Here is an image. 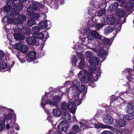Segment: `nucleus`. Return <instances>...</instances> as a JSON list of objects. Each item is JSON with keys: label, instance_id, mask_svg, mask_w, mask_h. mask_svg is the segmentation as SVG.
Listing matches in <instances>:
<instances>
[{"label": "nucleus", "instance_id": "f257e3e1", "mask_svg": "<svg viewBox=\"0 0 134 134\" xmlns=\"http://www.w3.org/2000/svg\"><path fill=\"white\" fill-rule=\"evenodd\" d=\"M88 75L84 71H81L78 74V78L82 82L88 83L89 84L93 83L98 76L95 72V68L90 67L88 68Z\"/></svg>", "mask_w": 134, "mask_h": 134}, {"label": "nucleus", "instance_id": "f03ea898", "mask_svg": "<svg viewBox=\"0 0 134 134\" xmlns=\"http://www.w3.org/2000/svg\"><path fill=\"white\" fill-rule=\"evenodd\" d=\"M23 5L21 3H18L16 4V8L18 9L13 8L12 9L11 12L7 16V21L10 22L12 21L14 18V16L18 14L19 13V10L23 9Z\"/></svg>", "mask_w": 134, "mask_h": 134}, {"label": "nucleus", "instance_id": "7ed1b4c3", "mask_svg": "<svg viewBox=\"0 0 134 134\" xmlns=\"http://www.w3.org/2000/svg\"><path fill=\"white\" fill-rule=\"evenodd\" d=\"M52 100L48 101V104L50 105L55 106L56 107H58V103L61 101V98L59 96H53Z\"/></svg>", "mask_w": 134, "mask_h": 134}, {"label": "nucleus", "instance_id": "20e7f679", "mask_svg": "<svg viewBox=\"0 0 134 134\" xmlns=\"http://www.w3.org/2000/svg\"><path fill=\"white\" fill-rule=\"evenodd\" d=\"M103 121L107 125H111L113 123V119L108 114H104L103 116Z\"/></svg>", "mask_w": 134, "mask_h": 134}, {"label": "nucleus", "instance_id": "39448f33", "mask_svg": "<svg viewBox=\"0 0 134 134\" xmlns=\"http://www.w3.org/2000/svg\"><path fill=\"white\" fill-rule=\"evenodd\" d=\"M26 19V16L24 15L21 14L18 15L17 18H14L13 22L15 23H22L25 22Z\"/></svg>", "mask_w": 134, "mask_h": 134}, {"label": "nucleus", "instance_id": "423d86ee", "mask_svg": "<svg viewBox=\"0 0 134 134\" xmlns=\"http://www.w3.org/2000/svg\"><path fill=\"white\" fill-rule=\"evenodd\" d=\"M68 127L67 126L65 125L63 122H61L58 126V129L59 132H56L55 134H62L60 132L63 131L66 132L68 130Z\"/></svg>", "mask_w": 134, "mask_h": 134}, {"label": "nucleus", "instance_id": "0eeeda50", "mask_svg": "<svg viewBox=\"0 0 134 134\" xmlns=\"http://www.w3.org/2000/svg\"><path fill=\"white\" fill-rule=\"evenodd\" d=\"M101 36L96 31L93 30L92 31L91 34L88 35V37L91 40H92L94 38L99 40Z\"/></svg>", "mask_w": 134, "mask_h": 134}, {"label": "nucleus", "instance_id": "6e6552de", "mask_svg": "<svg viewBox=\"0 0 134 134\" xmlns=\"http://www.w3.org/2000/svg\"><path fill=\"white\" fill-rule=\"evenodd\" d=\"M126 124V121L124 120L120 119L116 121V122L114 125V127H115L120 128L123 127Z\"/></svg>", "mask_w": 134, "mask_h": 134}, {"label": "nucleus", "instance_id": "1a4fd4ad", "mask_svg": "<svg viewBox=\"0 0 134 134\" xmlns=\"http://www.w3.org/2000/svg\"><path fill=\"white\" fill-rule=\"evenodd\" d=\"M106 21L108 24L113 25L115 23V18L112 15H109L107 16Z\"/></svg>", "mask_w": 134, "mask_h": 134}, {"label": "nucleus", "instance_id": "9d476101", "mask_svg": "<svg viewBox=\"0 0 134 134\" xmlns=\"http://www.w3.org/2000/svg\"><path fill=\"white\" fill-rule=\"evenodd\" d=\"M40 26L41 29H45L47 27H50L51 26V22L49 20L42 21L40 23Z\"/></svg>", "mask_w": 134, "mask_h": 134}, {"label": "nucleus", "instance_id": "9b49d317", "mask_svg": "<svg viewBox=\"0 0 134 134\" xmlns=\"http://www.w3.org/2000/svg\"><path fill=\"white\" fill-rule=\"evenodd\" d=\"M99 59L97 57H93L90 58L89 62L91 65L96 66L98 65L99 62Z\"/></svg>", "mask_w": 134, "mask_h": 134}, {"label": "nucleus", "instance_id": "f8f14e48", "mask_svg": "<svg viewBox=\"0 0 134 134\" xmlns=\"http://www.w3.org/2000/svg\"><path fill=\"white\" fill-rule=\"evenodd\" d=\"M36 53L34 51H31L29 52L27 54V57L31 61H33L35 60L36 58Z\"/></svg>", "mask_w": 134, "mask_h": 134}, {"label": "nucleus", "instance_id": "ddd939ff", "mask_svg": "<svg viewBox=\"0 0 134 134\" xmlns=\"http://www.w3.org/2000/svg\"><path fill=\"white\" fill-rule=\"evenodd\" d=\"M20 32L17 34H15L14 36V38L16 40H21L25 38V37L23 34Z\"/></svg>", "mask_w": 134, "mask_h": 134}, {"label": "nucleus", "instance_id": "4468645a", "mask_svg": "<svg viewBox=\"0 0 134 134\" xmlns=\"http://www.w3.org/2000/svg\"><path fill=\"white\" fill-rule=\"evenodd\" d=\"M81 83L79 82L78 81L76 80H75L72 82V85L71 87L73 89H75L76 90L78 88H79Z\"/></svg>", "mask_w": 134, "mask_h": 134}, {"label": "nucleus", "instance_id": "2eb2a0df", "mask_svg": "<svg viewBox=\"0 0 134 134\" xmlns=\"http://www.w3.org/2000/svg\"><path fill=\"white\" fill-rule=\"evenodd\" d=\"M99 50H97V51L98 52V56L102 58L104 56H105L106 53L104 50L103 49L102 47H98Z\"/></svg>", "mask_w": 134, "mask_h": 134}, {"label": "nucleus", "instance_id": "dca6fc26", "mask_svg": "<svg viewBox=\"0 0 134 134\" xmlns=\"http://www.w3.org/2000/svg\"><path fill=\"white\" fill-rule=\"evenodd\" d=\"M69 109L71 112L72 113H75L76 109V107L75 106L74 103L72 102H68Z\"/></svg>", "mask_w": 134, "mask_h": 134}, {"label": "nucleus", "instance_id": "f3484780", "mask_svg": "<svg viewBox=\"0 0 134 134\" xmlns=\"http://www.w3.org/2000/svg\"><path fill=\"white\" fill-rule=\"evenodd\" d=\"M127 112L128 113H132L134 112V105L131 104H127L126 106Z\"/></svg>", "mask_w": 134, "mask_h": 134}, {"label": "nucleus", "instance_id": "a211bd4d", "mask_svg": "<svg viewBox=\"0 0 134 134\" xmlns=\"http://www.w3.org/2000/svg\"><path fill=\"white\" fill-rule=\"evenodd\" d=\"M68 103L67 104L66 102H62L60 104V107L62 111H65L68 109L69 107Z\"/></svg>", "mask_w": 134, "mask_h": 134}, {"label": "nucleus", "instance_id": "6ab92c4d", "mask_svg": "<svg viewBox=\"0 0 134 134\" xmlns=\"http://www.w3.org/2000/svg\"><path fill=\"white\" fill-rule=\"evenodd\" d=\"M115 30V27H113L108 26L104 29V33L106 35H108Z\"/></svg>", "mask_w": 134, "mask_h": 134}, {"label": "nucleus", "instance_id": "aec40b11", "mask_svg": "<svg viewBox=\"0 0 134 134\" xmlns=\"http://www.w3.org/2000/svg\"><path fill=\"white\" fill-rule=\"evenodd\" d=\"M100 40L102 41L103 42L105 45H107L110 44L111 41L109 39L105 38L104 37L102 36L100 38Z\"/></svg>", "mask_w": 134, "mask_h": 134}, {"label": "nucleus", "instance_id": "412c9836", "mask_svg": "<svg viewBox=\"0 0 134 134\" xmlns=\"http://www.w3.org/2000/svg\"><path fill=\"white\" fill-rule=\"evenodd\" d=\"M71 116L70 114L68 112H65L64 113V115L62 117V119L65 120V121H68L71 120Z\"/></svg>", "mask_w": 134, "mask_h": 134}, {"label": "nucleus", "instance_id": "4be33fe9", "mask_svg": "<svg viewBox=\"0 0 134 134\" xmlns=\"http://www.w3.org/2000/svg\"><path fill=\"white\" fill-rule=\"evenodd\" d=\"M117 14L119 16L123 17L125 14V11L122 9H118L116 11Z\"/></svg>", "mask_w": 134, "mask_h": 134}, {"label": "nucleus", "instance_id": "5701e85b", "mask_svg": "<svg viewBox=\"0 0 134 134\" xmlns=\"http://www.w3.org/2000/svg\"><path fill=\"white\" fill-rule=\"evenodd\" d=\"M53 114L57 117L60 116L62 113L60 110L59 109H53Z\"/></svg>", "mask_w": 134, "mask_h": 134}, {"label": "nucleus", "instance_id": "b1692460", "mask_svg": "<svg viewBox=\"0 0 134 134\" xmlns=\"http://www.w3.org/2000/svg\"><path fill=\"white\" fill-rule=\"evenodd\" d=\"M32 18L34 19L37 20L39 18H40L41 17L42 18V17L44 16V15L41 13H36L35 14H33L32 15Z\"/></svg>", "mask_w": 134, "mask_h": 134}, {"label": "nucleus", "instance_id": "393cba45", "mask_svg": "<svg viewBox=\"0 0 134 134\" xmlns=\"http://www.w3.org/2000/svg\"><path fill=\"white\" fill-rule=\"evenodd\" d=\"M27 51L28 47L27 46L23 44L19 51L21 52L25 53L27 52Z\"/></svg>", "mask_w": 134, "mask_h": 134}, {"label": "nucleus", "instance_id": "a878e982", "mask_svg": "<svg viewBox=\"0 0 134 134\" xmlns=\"http://www.w3.org/2000/svg\"><path fill=\"white\" fill-rule=\"evenodd\" d=\"M40 30V27L38 26H34L32 28V31L35 33H37Z\"/></svg>", "mask_w": 134, "mask_h": 134}, {"label": "nucleus", "instance_id": "bb28decb", "mask_svg": "<svg viewBox=\"0 0 134 134\" xmlns=\"http://www.w3.org/2000/svg\"><path fill=\"white\" fill-rule=\"evenodd\" d=\"M36 24V23L35 21L32 19H29L27 22V26L30 27H31L34 25Z\"/></svg>", "mask_w": 134, "mask_h": 134}, {"label": "nucleus", "instance_id": "cd10ccee", "mask_svg": "<svg viewBox=\"0 0 134 134\" xmlns=\"http://www.w3.org/2000/svg\"><path fill=\"white\" fill-rule=\"evenodd\" d=\"M94 126L97 128H107L108 126L105 125L98 123L97 124L95 123V125H94Z\"/></svg>", "mask_w": 134, "mask_h": 134}, {"label": "nucleus", "instance_id": "c85d7f7f", "mask_svg": "<svg viewBox=\"0 0 134 134\" xmlns=\"http://www.w3.org/2000/svg\"><path fill=\"white\" fill-rule=\"evenodd\" d=\"M34 39L32 44L37 45L40 44L39 39L36 36L34 37Z\"/></svg>", "mask_w": 134, "mask_h": 134}, {"label": "nucleus", "instance_id": "c756f323", "mask_svg": "<svg viewBox=\"0 0 134 134\" xmlns=\"http://www.w3.org/2000/svg\"><path fill=\"white\" fill-rule=\"evenodd\" d=\"M34 37H29L27 38L26 40L27 43L28 44H32V43L34 40Z\"/></svg>", "mask_w": 134, "mask_h": 134}, {"label": "nucleus", "instance_id": "7c9ffc66", "mask_svg": "<svg viewBox=\"0 0 134 134\" xmlns=\"http://www.w3.org/2000/svg\"><path fill=\"white\" fill-rule=\"evenodd\" d=\"M118 3L116 2H114L113 4L111 5L110 7L111 9V11H113L116 9L118 6Z\"/></svg>", "mask_w": 134, "mask_h": 134}, {"label": "nucleus", "instance_id": "2f4dec72", "mask_svg": "<svg viewBox=\"0 0 134 134\" xmlns=\"http://www.w3.org/2000/svg\"><path fill=\"white\" fill-rule=\"evenodd\" d=\"M7 67V64L4 62H2L0 64V70L5 69Z\"/></svg>", "mask_w": 134, "mask_h": 134}, {"label": "nucleus", "instance_id": "473e14b6", "mask_svg": "<svg viewBox=\"0 0 134 134\" xmlns=\"http://www.w3.org/2000/svg\"><path fill=\"white\" fill-rule=\"evenodd\" d=\"M7 115L6 114L3 115V116L0 119V122L2 123V124H4L5 122Z\"/></svg>", "mask_w": 134, "mask_h": 134}, {"label": "nucleus", "instance_id": "72a5a7b5", "mask_svg": "<svg viewBox=\"0 0 134 134\" xmlns=\"http://www.w3.org/2000/svg\"><path fill=\"white\" fill-rule=\"evenodd\" d=\"M35 36L39 39H43L44 37V35L42 33H40L39 34L36 33Z\"/></svg>", "mask_w": 134, "mask_h": 134}, {"label": "nucleus", "instance_id": "f704fd0d", "mask_svg": "<svg viewBox=\"0 0 134 134\" xmlns=\"http://www.w3.org/2000/svg\"><path fill=\"white\" fill-rule=\"evenodd\" d=\"M125 118L126 120H130L134 118V115L132 114L126 115H125Z\"/></svg>", "mask_w": 134, "mask_h": 134}, {"label": "nucleus", "instance_id": "c9c22d12", "mask_svg": "<svg viewBox=\"0 0 134 134\" xmlns=\"http://www.w3.org/2000/svg\"><path fill=\"white\" fill-rule=\"evenodd\" d=\"M22 46V45L20 43L15 44L14 46V48L19 51Z\"/></svg>", "mask_w": 134, "mask_h": 134}, {"label": "nucleus", "instance_id": "e433bc0d", "mask_svg": "<svg viewBox=\"0 0 134 134\" xmlns=\"http://www.w3.org/2000/svg\"><path fill=\"white\" fill-rule=\"evenodd\" d=\"M104 25L103 23H98L96 25L95 28L97 29L98 30L103 27Z\"/></svg>", "mask_w": 134, "mask_h": 134}, {"label": "nucleus", "instance_id": "4c0bfd02", "mask_svg": "<svg viewBox=\"0 0 134 134\" xmlns=\"http://www.w3.org/2000/svg\"><path fill=\"white\" fill-rule=\"evenodd\" d=\"M85 64L84 60H81L80 62L79 67L80 69H82L85 66Z\"/></svg>", "mask_w": 134, "mask_h": 134}, {"label": "nucleus", "instance_id": "58836bf2", "mask_svg": "<svg viewBox=\"0 0 134 134\" xmlns=\"http://www.w3.org/2000/svg\"><path fill=\"white\" fill-rule=\"evenodd\" d=\"M79 88V89L80 91L83 92L85 90V87L84 84H82V83H81Z\"/></svg>", "mask_w": 134, "mask_h": 134}, {"label": "nucleus", "instance_id": "ea45409f", "mask_svg": "<svg viewBox=\"0 0 134 134\" xmlns=\"http://www.w3.org/2000/svg\"><path fill=\"white\" fill-rule=\"evenodd\" d=\"M79 126L77 125H75L72 127V130L74 131H78L79 130Z\"/></svg>", "mask_w": 134, "mask_h": 134}, {"label": "nucleus", "instance_id": "a19ab883", "mask_svg": "<svg viewBox=\"0 0 134 134\" xmlns=\"http://www.w3.org/2000/svg\"><path fill=\"white\" fill-rule=\"evenodd\" d=\"M72 62L73 64H76L77 61V58L76 56L75 55H74L72 56Z\"/></svg>", "mask_w": 134, "mask_h": 134}, {"label": "nucleus", "instance_id": "79ce46f5", "mask_svg": "<svg viewBox=\"0 0 134 134\" xmlns=\"http://www.w3.org/2000/svg\"><path fill=\"white\" fill-rule=\"evenodd\" d=\"M13 30L14 32V36L15 34H17L18 33H19L20 32H21V29L18 28H15Z\"/></svg>", "mask_w": 134, "mask_h": 134}, {"label": "nucleus", "instance_id": "37998d69", "mask_svg": "<svg viewBox=\"0 0 134 134\" xmlns=\"http://www.w3.org/2000/svg\"><path fill=\"white\" fill-rule=\"evenodd\" d=\"M96 120L94 119H93L92 120V122L89 123V127H93V126L95 125V123L94 122V121H96Z\"/></svg>", "mask_w": 134, "mask_h": 134}, {"label": "nucleus", "instance_id": "c03bdc74", "mask_svg": "<svg viewBox=\"0 0 134 134\" xmlns=\"http://www.w3.org/2000/svg\"><path fill=\"white\" fill-rule=\"evenodd\" d=\"M33 10V9L31 7H28L27 9V11L28 12L32 14L34 13Z\"/></svg>", "mask_w": 134, "mask_h": 134}, {"label": "nucleus", "instance_id": "a18cd8bd", "mask_svg": "<svg viewBox=\"0 0 134 134\" xmlns=\"http://www.w3.org/2000/svg\"><path fill=\"white\" fill-rule=\"evenodd\" d=\"M10 8L8 7H5L3 8V11L4 13L8 12H9L10 10Z\"/></svg>", "mask_w": 134, "mask_h": 134}, {"label": "nucleus", "instance_id": "49530a36", "mask_svg": "<svg viewBox=\"0 0 134 134\" xmlns=\"http://www.w3.org/2000/svg\"><path fill=\"white\" fill-rule=\"evenodd\" d=\"M85 55L88 58L91 57L92 55L91 52L90 51H88L85 52Z\"/></svg>", "mask_w": 134, "mask_h": 134}, {"label": "nucleus", "instance_id": "de8ad7c7", "mask_svg": "<svg viewBox=\"0 0 134 134\" xmlns=\"http://www.w3.org/2000/svg\"><path fill=\"white\" fill-rule=\"evenodd\" d=\"M12 127H13L16 130H19V126L15 123L13 124Z\"/></svg>", "mask_w": 134, "mask_h": 134}, {"label": "nucleus", "instance_id": "09e8293b", "mask_svg": "<svg viewBox=\"0 0 134 134\" xmlns=\"http://www.w3.org/2000/svg\"><path fill=\"white\" fill-rule=\"evenodd\" d=\"M105 10L103 9L100 10L99 11L98 14L100 16H102L105 13Z\"/></svg>", "mask_w": 134, "mask_h": 134}, {"label": "nucleus", "instance_id": "8fccbe9b", "mask_svg": "<svg viewBox=\"0 0 134 134\" xmlns=\"http://www.w3.org/2000/svg\"><path fill=\"white\" fill-rule=\"evenodd\" d=\"M4 53L3 52L0 51V59H2L4 57Z\"/></svg>", "mask_w": 134, "mask_h": 134}, {"label": "nucleus", "instance_id": "3c124183", "mask_svg": "<svg viewBox=\"0 0 134 134\" xmlns=\"http://www.w3.org/2000/svg\"><path fill=\"white\" fill-rule=\"evenodd\" d=\"M11 3L10 4V8H12V7H16V4L15 3L13 2H11Z\"/></svg>", "mask_w": 134, "mask_h": 134}, {"label": "nucleus", "instance_id": "603ef678", "mask_svg": "<svg viewBox=\"0 0 134 134\" xmlns=\"http://www.w3.org/2000/svg\"><path fill=\"white\" fill-rule=\"evenodd\" d=\"M84 32L86 34H89L90 32V30L88 28H86L84 30Z\"/></svg>", "mask_w": 134, "mask_h": 134}, {"label": "nucleus", "instance_id": "864d4df0", "mask_svg": "<svg viewBox=\"0 0 134 134\" xmlns=\"http://www.w3.org/2000/svg\"><path fill=\"white\" fill-rule=\"evenodd\" d=\"M78 58H80L81 60H83L84 59V56L83 55L81 54H80L78 55Z\"/></svg>", "mask_w": 134, "mask_h": 134}, {"label": "nucleus", "instance_id": "5fc2aeb1", "mask_svg": "<svg viewBox=\"0 0 134 134\" xmlns=\"http://www.w3.org/2000/svg\"><path fill=\"white\" fill-rule=\"evenodd\" d=\"M101 134H111V132L110 131H103Z\"/></svg>", "mask_w": 134, "mask_h": 134}, {"label": "nucleus", "instance_id": "6e6d98bb", "mask_svg": "<svg viewBox=\"0 0 134 134\" xmlns=\"http://www.w3.org/2000/svg\"><path fill=\"white\" fill-rule=\"evenodd\" d=\"M6 127L7 129H8L9 128H11L12 127V124L11 123L10 124H7L6 126Z\"/></svg>", "mask_w": 134, "mask_h": 134}, {"label": "nucleus", "instance_id": "4d7b16f0", "mask_svg": "<svg viewBox=\"0 0 134 134\" xmlns=\"http://www.w3.org/2000/svg\"><path fill=\"white\" fill-rule=\"evenodd\" d=\"M12 1H10L9 0H7L6 1V3L7 5L9 7H10Z\"/></svg>", "mask_w": 134, "mask_h": 134}, {"label": "nucleus", "instance_id": "13d9d810", "mask_svg": "<svg viewBox=\"0 0 134 134\" xmlns=\"http://www.w3.org/2000/svg\"><path fill=\"white\" fill-rule=\"evenodd\" d=\"M12 116L10 114L8 115L7 117V119L8 120V121H9V122L11 123V122L10 121L11 120H10L12 118Z\"/></svg>", "mask_w": 134, "mask_h": 134}, {"label": "nucleus", "instance_id": "bf43d9fd", "mask_svg": "<svg viewBox=\"0 0 134 134\" xmlns=\"http://www.w3.org/2000/svg\"><path fill=\"white\" fill-rule=\"evenodd\" d=\"M126 70L128 71V73L129 74H130V75L131 74V71H132V69L129 68H127L126 69Z\"/></svg>", "mask_w": 134, "mask_h": 134}, {"label": "nucleus", "instance_id": "052dcab7", "mask_svg": "<svg viewBox=\"0 0 134 134\" xmlns=\"http://www.w3.org/2000/svg\"><path fill=\"white\" fill-rule=\"evenodd\" d=\"M127 78L128 81L130 82L131 81V80L133 79V78H132V76L131 75H130L129 76H127Z\"/></svg>", "mask_w": 134, "mask_h": 134}, {"label": "nucleus", "instance_id": "680f3d73", "mask_svg": "<svg viewBox=\"0 0 134 134\" xmlns=\"http://www.w3.org/2000/svg\"><path fill=\"white\" fill-rule=\"evenodd\" d=\"M5 127V125L4 124H2L1 125L0 124V131H1L2 129H3V128Z\"/></svg>", "mask_w": 134, "mask_h": 134}, {"label": "nucleus", "instance_id": "e2e57ef3", "mask_svg": "<svg viewBox=\"0 0 134 134\" xmlns=\"http://www.w3.org/2000/svg\"><path fill=\"white\" fill-rule=\"evenodd\" d=\"M66 91L65 93V94H67L70 91V88H66Z\"/></svg>", "mask_w": 134, "mask_h": 134}, {"label": "nucleus", "instance_id": "0e129e2a", "mask_svg": "<svg viewBox=\"0 0 134 134\" xmlns=\"http://www.w3.org/2000/svg\"><path fill=\"white\" fill-rule=\"evenodd\" d=\"M44 100V98H43L42 99V101L41 103V105L42 106H43L45 104L43 102Z\"/></svg>", "mask_w": 134, "mask_h": 134}, {"label": "nucleus", "instance_id": "69168bd1", "mask_svg": "<svg viewBox=\"0 0 134 134\" xmlns=\"http://www.w3.org/2000/svg\"><path fill=\"white\" fill-rule=\"evenodd\" d=\"M122 18L123 20L122 21L121 23V24L124 23L126 21V19L125 18L123 17Z\"/></svg>", "mask_w": 134, "mask_h": 134}, {"label": "nucleus", "instance_id": "338daca9", "mask_svg": "<svg viewBox=\"0 0 134 134\" xmlns=\"http://www.w3.org/2000/svg\"><path fill=\"white\" fill-rule=\"evenodd\" d=\"M116 134H122L121 131L119 130L116 131Z\"/></svg>", "mask_w": 134, "mask_h": 134}, {"label": "nucleus", "instance_id": "774afa93", "mask_svg": "<svg viewBox=\"0 0 134 134\" xmlns=\"http://www.w3.org/2000/svg\"><path fill=\"white\" fill-rule=\"evenodd\" d=\"M14 130L13 129L12 131H11V133H12V134H17V132H15L14 133Z\"/></svg>", "mask_w": 134, "mask_h": 134}]
</instances>
